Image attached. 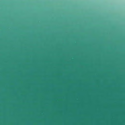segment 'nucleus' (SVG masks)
Listing matches in <instances>:
<instances>
[{
  "label": "nucleus",
  "instance_id": "1",
  "mask_svg": "<svg viewBox=\"0 0 125 125\" xmlns=\"http://www.w3.org/2000/svg\"><path fill=\"white\" fill-rule=\"evenodd\" d=\"M76 125H78V47H76Z\"/></svg>",
  "mask_w": 125,
  "mask_h": 125
},
{
  "label": "nucleus",
  "instance_id": "2",
  "mask_svg": "<svg viewBox=\"0 0 125 125\" xmlns=\"http://www.w3.org/2000/svg\"><path fill=\"white\" fill-rule=\"evenodd\" d=\"M78 81H79V80H78Z\"/></svg>",
  "mask_w": 125,
  "mask_h": 125
}]
</instances>
